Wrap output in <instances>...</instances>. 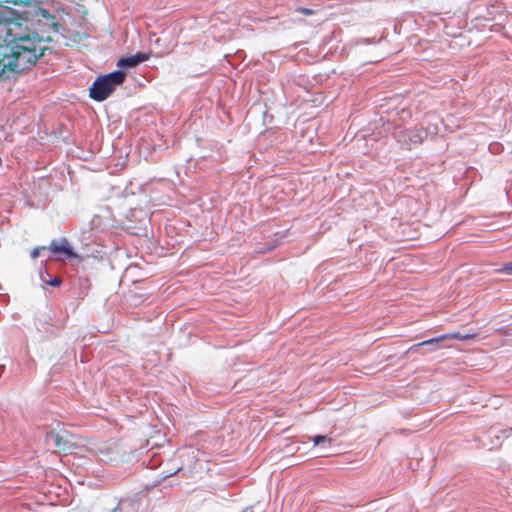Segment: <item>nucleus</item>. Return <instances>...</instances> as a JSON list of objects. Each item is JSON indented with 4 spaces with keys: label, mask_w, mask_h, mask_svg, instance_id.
<instances>
[{
    "label": "nucleus",
    "mask_w": 512,
    "mask_h": 512,
    "mask_svg": "<svg viewBox=\"0 0 512 512\" xmlns=\"http://www.w3.org/2000/svg\"><path fill=\"white\" fill-rule=\"evenodd\" d=\"M7 45L0 44V75L5 71L22 72L43 56L42 38L35 31L9 28Z\"/></svg>",
    "instance_id": "f257e3e1"
},
{
    "label": "nucleus",
    "mask_w": 512,
    "mask_h": 512,
    "mask_svg": "<svg viewBox=\"0 0 512 512\" xmlns=\"http://www.w3.org/2000/svg\"><path fill=\"white\" fill-rule=\"evenodd\" d=\"M125 78L126 74L122 70L98 76L89 89V96L95 101H104Z\"/></svg>",
    "instance_id": "f03ea898"
},
{
    "label": "nucleus",
    "mask_w": 512,
    "mask_h": 512,
    "mask_svg": "<svg viewBox=\"0 0 512 512\" xmlns=\"http://www.w3.org/2000/svg\"><path fill=\"white\" fill-rule=\"evenodd\" d=\"M468 338H470V335H462L460 333L443 334L438 337L414 344L409 348L408 351H416L420 347H428L429 352H434L439 349V343L445 339L466 340Z\"/></svg>",
    "instance_id": "7ed1b4c3"
},
{
    "label": "nucleus",
    "mask_w": 512,
    "mask_h": 512,
    "mask_svg": "<svg viewBox=\"0 0 512 512\" xmlns=\"http://www.w3.org/2000/svg\"><path fill=\"white\" fill-rule=\"evenodd\" d=\"M48 249L53 254H64L66 258L73 259L77 257V254L73 251L67 238H60L59 240H52L48 246Z\"/></svg>",
    "instance_id": "20e7f679"
},
{
    "label": "nucleus",
    "mask_w": 512,
    "mask_h": 512,
    "mask_svg": "<svg viewBox=\"0 0 512 512\" xmlns=\"http://www.w3.org/2000/svg\"><path fill=\"white\" fill-rule=\"evenodd\" d=\"M149 59V54L145 52H138L135 55L123 57L117 61V66L122 69L134 68L142 62Z\"/></svg>",
    "instance_id": "39448f33"
},
{
    "label": "nucleus",
    "mask_w": 512,
    "mask_h": 512,
    "mask_svg": "<svg viewBox=\"0 0 512 512\" xmlns=\"http://www.w3.org/2000/svg\"><path fill=\"white\" fill-rule=\"evenodd\" d=\"M47 439L54 443V446L62 452L70 453L74 446L69 440L66 439L65 434L50 432L47 435Z\"/></svg>",
    "instance_id": "423d86ee"
},
{
    "label": "nucleus",
    "mask_w": 512,
    "mask_h": 512,
    "mask_svg": "<svg viewBox=\"0 0 512 512\" xmlns=\"http://www.w3.org/2000/svg\"><path fill=\"white\" fill-rule=\"evenodd\" d=\"M427 133L423 129H409L406 131L405 136L408 137L409 142L412 144L421 143Z\"/></svg>",
    "instance_id": "0eeeda50"
},
{
    "label": "nucleus",
    "mask_w": 512,
    "mask_h": 512,
    "mask_svg": "<svg viewBox=\"0 0 512 512\" xmlns=\"http://www.w3.org/2000/svg\"><path fill=\"white\" fill-rule=\"evenodd\" d=\"M312 441L314 443L315 446H318L322 443H330L331 442V439L328 438L327 436L325 435H316L312 438Z\"/></svg>",
    "instance_id": "6e6552de"
},
{
    "label": "nucleus",
    "mask_w": 512,
    "mask_h": 512,
    "mask_svg": "<svg viewBox=\"0 0 512 512\" xmlns=\"http://www.w3.org/2000/svg\"><path fill=\"white\" fill-rule=\"evenodd\" d=\"M41 279H42L45 283H47V284H49L50 286H53V287H58V286H60V284H61V279H60V278H58V277L51 278L49 281H47V280H46V279H44V278H43V276L41 275Z\"/></svg>",
    "instance_id": "1a4fd4ad"
},
{
    "label": "nucleus",
    "mask_w": 512,
    "mask_h": 512,
    "mask_svg": "<svg viewBox=\"0 0 512 512\" xmlns=\"http://www.w3.org/2000/svg\"><path fill=\"white\" fill-rule=\"evenodd\" d=\"M44 249V246L34 248L31 252V258L36 259L40 255V251Z\"/></svg>",
    "instance_id": "9d476101"
},
{
    "label": "nucleus",
    "mask_w": 512,
    "mask_h": 512,
    "mask_svg": "<svg viewBox=\"0 0 512 512\" xmlns=\"http://www.w3.org/2000/svg\"><path fill=\"white\" fill-rule=\"evenodd\" d=\"M503 270L506 272H512V260L504 265Z\"/></svg>",
    "instance_id": "9b49d317"
},
{
    "label": "nucleus",
    "mask_w": 512,
    "mask_h": 512,
    "mask_svg": "<svg viewBox=\"0 0 512 512\" xmlns=\"http://www.w3.org/2000/svg\"><path fill=\"white\" fill-rule=\"evenodd\" d=\"M299 11L302 12L303 14H305V15H312L313 14V10L308 9V8H299Z\"/></svg>",
    "instance_id": "f8f14e48"
},
{
    "label": "nucleus",
    "mask_w": 512,
    "mask_h": 512,
    "mask_svg": "<svg viewBox=\"0 0 512 512\" xmlns=\"http://www.w3.org/2000/svg\"><path fill=\"white\" fill-rule=\"evenodd\" d=\"M19 4H28L31 0H17Z\"/></svg>",
    "instance_id": "ddd939ff"
},
{
    "label": "nucleus",
    "mask_w": 512,
    "mask_h": 512,
    "mask_svg": "<svg viewBox=\"0 0 512 512\" xmlns=\"http://www.w3.org/2000/svg\"><path fill=\"white\" fill-rule=\"evenodd\" d=\"M3 370H4V366L0 365V374L2 373Z\"/></svg>",
    "instance_id": "4468645a"
},
{
    "label": "nucleus",
    "mask_w": 512,
    "mask_h": 512,
    "mask_svg": "<svg viewBox=\"0 0 512 512\" xmlns=\"http://www.w3.org/2000/svg\"><path fill=\"white\" fill-rule=\"evenodd\" d=\"M117 509H118V508L113 509V510H112V512H116V511H117Z\"/></svg>",
    "instance_id": "2eb2a0df"
}]
</instances>
